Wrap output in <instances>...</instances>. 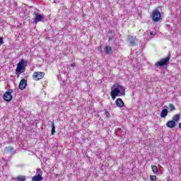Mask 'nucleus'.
Instances as JSON below:
<instances>
[{
  "instance_id": "f257e3e1",
  "label": "nucleus",
  "mask_w": 181,
  "mask_h": 181,
  "mask_svg": "<svg viewBox=\"0 0 181 181\" xmlns=\"http://www.w3.org/2000/svg\"><path fill=\"white\" fill-rule=\"evenodd\" d=\"M26 66H28V61H25L23 59L19 61L16 69V74L18 78H19L22 73H25Z\"/></svg>"
},
{
  "instance_id": "f03ea898",
  "label": "nucleus",
  "mask_w": 181,
  "mask_h": 181,
  "mask_svg": "<svg viewBox=\"0 0 181 181\" xmlns=\"http://www.w3.org/2000/svg\"><path fill=\"white\" fill-rule=\"evenodd\" d=\"M161 17L162 16L160 15V11H158V10L153 11L151 16L153 22H158L160 21Z\"/></svg>"
},
{
  "instance_id": "7ed1b4c3",
  "label": "nucleus",
  "mask_w": 181,
  "mask_h": 181,
  "mask_svg": "<svg viewBox=\"0 0 181 181\" xmlns=\"http://www.w3.org/2000/svg\"><path fill=\"white\" fill-rule=\"evenodd\" d=\"M170 60V54H169L167 57L165 59H163L160 60L159 62H156L155 64L157 67H163V66H166L168 63H169V61Z\"/></svg>"
},
{
  "instance_id": "20e7f679",
  "label": "nucleus",
  "mask_w": 181,
  "mask_h": 181,
  "mask_svg": "<svg viewBox=\"0 0 181 181\" xmlns=\"http://www.w3.org/2000/svg\"><path fill=\"white\" fill-rule=\"evenodd\" d=\"M45 77V72H34L33 75V80H35V81H39V80H42Z\"/></svg>"
},
{
  "instance_id": "39448f33",
  "label": "nucleus",
  "mask_w": 181,
  "mask_h": 181,
  "mask_svg": "<svg viewBox=\"0 0 181 181\" xmlns=\"http://www.w3.org/2000/svg\"><path fill=\"white\" fill-rule=\"evenodd\" d=\"M43 175V172H42V170L37 168L36 175L33 177L32 180L33 181H41L43 177L42 175Z\"/></svg>"
},
{
  "instance_id": "423d86ee",
  "label": "nucleus",
  "mask_w": 181,
  "mask_h": 181,
  "mask_svg": "<svg viewBox=\"0 0 181 181\" xmlns=\"http://www.w3.org/2000/svg\"><path fill=\"white\" fill-rule=\"evenodd\" d=\"M111 91H125V87L118 83H115L111 88Z\"/></svg>"
},
{
  "instance_id": "0eeeda50",
  "label": "nucleus",
  "mask_w": 181,
  "mask_h": 181,
  "mask_svg": "<svg viewBox=\"0 0 181 181\" xmlns=\"http://www.w3.org/2000/svg\"><path fill=\"white\" fill-rule=\"evenodd\" d=\"M3 98H4V101H6L7 103L12 101V98H13L12 92H11V91L6 92L3 95Z\"/></svg>"
},
{
  "instance_id": "6e6552de",
  "label": "nucleus",
  "mask_w": 181,
  "mask_h": 181,
  "mask_svg": "<svg viewBox=\"0 0 181 181\" xmlns=\"http://www.w3.org/2000/svg\"><path fill=\"white\" fill-rule=\"evenodd\" d=\"M127 42L129 43V46H135L138 40L132 35H129L127 37Z\"/></svg>"
},
{
  "instance_id": "1a4fd4ad",
  "label": "nucleus",
  "mask_w": 181,
  "mask_h": 181,
  "mask_svg": "<svg viewBox=\"0 0 181 181\" xmlns=\"http://www.w3.org/2000/svg\"><path fill=\"white\" fill-rule=\"evenodd\" d=\"M33 16L35 17V23H37V22H42L43 19H45V17L38 13L34 12L33 13Z\"/></svg>"
},
{
  "instance_id": "9d476101",
  "label": "nucleus",
  "mask_w": 181,
  "mask_h": 181,
  "mask_svg": "<svg viewBox=\"0 0 181 181\" xmlns=\"http://www.w3.org/2000/svg\"><path fill=\"white\" fill-rule=\"evenodd\" d=\"M119 95H125V92L124 91H112L111 92V97L112 100H115V98Z\"/></svg>"
},
{
  "instance_id": "9b49d317",
  "label": "nucleus",
  "mask_w": 181,
  "mask_h": 181,
  "mask_svg": "<svg viewBox=\"0 0 181 181\" xmlns=\"http://www.w3.org/2000/svg\"><path fill=\"white\" fill-rule=\"evenodd\" d=\"M28 83L26 81V79H22L19 83V88L20 90H25L26 88Z\"/></svg>"
},
{
  "instance_id": "f8f14e48",
  "label": "nucleus",
  "mask_w": 181,
  "mask_h": 181,
  "mask_svg": "<svg viewBox=\"0 0 181 181\" xmlns=\"http://www.w3.org/2000/svg\"><path fill=\"white\" fill-rule=\"evenodd\" d=\"M115 103L117 107H118L119 108H121L125 105L124 101H122V99L121 98H117L115 101Z\"/></svg>"
},
{
  "instance_id": "ddd939ff",
  "label": "nucleus",
  "mask_w": 181,
  "mask_h": 181,
  "mask_svg": "<svg viewBox=\"0 0 181 181\" xmlns=\"http://www.w3.org/2000/svg\"><path fill=\"white\" fill-rule=\"evenodd\" d=\"M166 127H168V128H175V127H176V123L174 120L168 121L166 123Z\"/></svg>"
},
{
  "instance_id": "4468645a",
  "label": "nucleus",
  "mask_w": 181,
  "mask_h": 181,
  "mask_svg": "<svg viewBox=\"0 0 181 181\" xmlns=\"http://www.w3.org/2000/svg\"><path fill=\"white\" fill-rule=\"evenodd\" d=\"M168 109H163L162 111H161V113H160V117L161 118H166V117H168Z\"/></svg>"
},
{
  "instance_id": "2eb2a0df",
  "label": "nucleus",
  "mask_w": 181,
  "mask_h": 181,
  "mask_svg": "<svg viewBox=\"0 0 181 181\" xmlns=\"http://www.w3.org/2000/svg\"><path fill=\"white\" fill-rule=\"evenodd\" d=\"M105 52L106 53V54H110L112 52V48L110 46H106L105 47Z\"/></svg>"
},
{
  "instance_id": "dca6fc26",
  "label": "nucleus",
  "mask_w": 181,
  "mask_h": 181,
  "mask_svg": "<svg viewBox=\"0 0 181 181\" xmlns=\"http://www.w3.org/2000/svg\"><path fill=\"white\" fill-rule=\"evenodd\" d=\"M179 119H180V115H175L173 117V121H174V122H177V121H179Z\"/></svg>"
},
{
  "instance_id": "f3484780",
  "label": "nucleus",
  "mask_w": 181,
  "mask_h": 181,
  "mask_svg": "<svg viewBox=\"0 0 181 181\" xmlns=\"http://www.w3.org/2000/svg\"><path fill=\"white\" fill-rule=\"evenodd\" d=\"M54 132H56V127H54V122H52V135H54Z\"/></svg>"
},
{
  "instance_id": "a211bd4d",
  "label": "nucleus",
  "mask_w": 181,
  "mask_h": 181,
  "mask_svg": "<svg viewBox=\"0 0 181 181\" xmlns=\"http://www.w3.org/2000/svg\"><path fill=\"white\" fill-rule=\"evenodd\" d=\"M16 179H17V181H25L26 180V177L20 176V177H18Z\"/></svg>"
},
{
  "instance_id": "6ab92c4d",
  "label": "nucleus",
  "mask_w": 181,
  "mask_h": 181,
  "mask_svg": "<svg viewBox=\"0 0 181 181\" xmlns=\"http://www.w3.org/2000/svg\"><path fill=\"white\" fill-rule=\"evenodd\" d=\"M151 169L153 173H158V167H156V165H152Z\"/></svg>"
},
{
  "instance_id": "aec40b11",
  "label": "nucleus",
  "mask_w": 181,
  "mask_h": 181,
  "mask_svg": "<svg viewBox=\"0 0 181 181\" xmlns=\"http://www.w3.org/2000/svg\"><path fill=\"white\" fill-rule=\"evenodd\" d=\"M169 108H170V111H175V105H173V104L169 105Z\"/></svg>"
},
{
  "instance_id": "412c9836",
  "label": "nucleus",
  "mask_w": 181,
  "mask_h": 181,
  "mask_svg": "<svg viewBox=\"0 0 181 181\" xmlns=\"http://www.w3.org/2000/svg\"><path fill=\"white\" fill-rule=\"evenodd\" d=\"M150 180L151 181H156V175H151Z\"/></svg>"
},
{
  "instance_id": "4be33fe9",
  "label": "nucleus",
  "mask_w": 181,
  "mask_h": 181,
  "mask_svg": "<svg viewBox=\"0 0 181 181\" xmlns=\"http://www.w3.org/2000/svg\"><path fill=\"white\" fill-rule=\"evenodd\" d=\"M155 35H156V32H155V31H151L150 33V36H155Z\"/></svg>"
},
{
  "instance_id": "5701e85b",
  "label": "nucleus",
  "mask_w": 181,
  "mask_h": 181,
  "mask_svg": "<svg viewBox=\"0 0 181 181\" xmlns=\"http://www.w3.org/2000/svg\"><path fill=\"white\" fill-rule=\"evenodd\" d=\"M105 115L109 118V117H110L111 115L110 114V112H108V111H105Z\"/></svg>"
},
{
  "instance_id": "b1692460",
  "label": "nucleus",
  "mask_w": 181,
  "mask_h": 181,
  "mask_svg": "<svg viewBox=\"0 0 181 181\" xmlns=\"http://www.w3.org/2000/svg\"><path fill=\"white\" fill-rule=\"evenodd\" d=\"M0 45H4V39L0 37Z\"/></svg>"
},
{
  "instance_id": "393cba45",
  "label": "nucleus",
  "mask_w": 181,
  "mask_h": 181,
  "mask_svg": "<svg viewBox=\"0 0 181 181\" xmlns=\"http://www.w3.org/2000/svg\"><path fill=\"white\" fill-rule=\"evenodd\" d=\"M71 67H76V64L75 63L71 64Z\"/></svg>"
},
{
  "instance_id": "a878e982",
  "label": "nucleus",
  "mask_w": 181,
  "mask_h": 181,
  "mask_svg": "<svg viewBox=\"0 0 181 181\" xmlns=\"http://www.w3.org/2000/svg\"><path fill=\"white\" fill-rule=\"evenodd\" d=\"M179 128L181 129V122L179 124Z\"/></svg>"
},
{
  "instance_id": "bb28decb",
  "label": "nucleus",
  "mask_w": 181,
  "mask_h": 181,
  "mask_svg": "<svg viewBox=\"0 0 181 181\" xmlns=\"http://www.w3.org/2000/svg\"><path fill=\"white\" fill-rule=\"evenodd\" d=\"M8 91H12V90H11V89H8Z\"/></svg>"
},
{
  "instance_id": "cd10ccee",
  "label": "nucleus",
  "mask_w": 181,
  "mask_h": 181,
  "mask_svg": "<svg viewBox=\"0 0 181 181\" xmlns=\"http://www.w3.org/2000/svg\"><path fill=\"white\" fill-rule=\"evenodd\" d=\"M0 46H2V45H0Z\"/></svg>"
}]
</instances>
